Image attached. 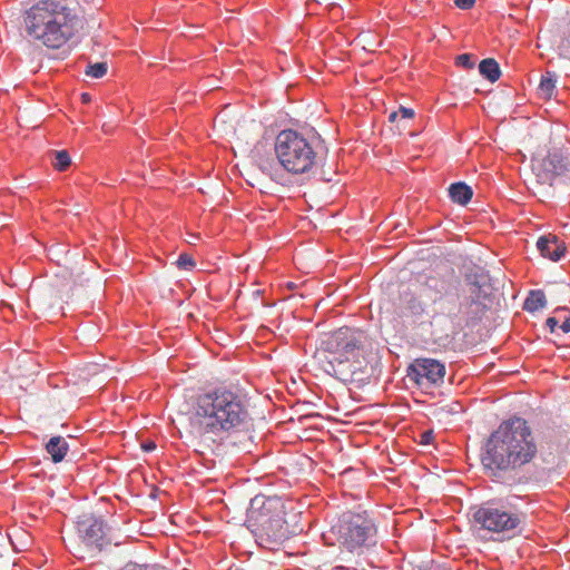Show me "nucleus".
<instances>
[{
    "mask_svg": "<svg viewBox=\"0 0 570 570\" xmlns=\"http://www.w3.org/2000/svg\"><path fill=\"white\" fill-rule=\"evenodd\" d=\"M538 454L539 444L528 421L512 416L488 436L481 451V463L490 476L502 479L521 472Z\"/></svg>",
    "mask_w": 570,
    "mask_h": 570,
    "instance_id": "obj_1",
    "label": "nucleus"
},
{
    "mask_svg": "<svg viewBox=\"0 0 570 570\" xmlns=\"http://www.w3.org/2000/svg\"><path fill=\"white\" fill-rule=\"evenodd\" d=\"M191 420L202 435L229 438L245 431L249 424L247 399L233 387L207 390L195 397Z\"/></svg>",
    "mask_w": 570,
    "mask_h": 570,
    "instance_id": "obj_2",
    "label": "nucleus"
},
{
    "mask_svg": "<svg viewBox=\"0 0 570 570\" xmlns=\"http://www.w3.org/2000/svg\"><path fill=\"white\" fill-rule=\"evenodd\" d=\"M78 18L61 0H43L33 4L24 16L27 35L49 49H60L76 33Z\"/></svg>",
    "mask_w": 570,
    "mask_h": 570,
    "instance_id": "obj_3",
    "label": "nucleus"
},
{
    "mask_svg": "<svg viewBox=\"0 0 570 570\" xmlns=\"http://www.w3.org/2000/svg\"><path fill=\"white\" fill-rule=\"evenodd\" d=\"M323 345V351L317 352L316 357L325 373L344 382L358 379L365 364L360 334L343 327L324 341Z\"/></svg>",
    "mask_w": 570,
    "mask_h": 570,
    "instance_id": "obj_4",
    "label": "nucleus"
},
{
    "mask_svg": "<svg viewBox=\"0 0 570 570\" xmlns=\"http://www.w3.org/2000/svg\"><path fill=\"white\" fill-rule=\"evenodd\" d=\"M275 156L281 167L292 175H309L323 161L324 141L320 134L282 130L275 139Z\"/></svg>",
    "mask_w": 570,
    "mask_h": 570,
    "instance_id": "obj_5",
    "label": "nucleus"
},
{
    "mask_svg": "<svg viewBox=\"0 0 570 570\" xmlns=\"http://www.w3.org/2000/svg\"><path fill=\"white\" fill-rule=\"evenodd\" d=\"M285 514L279 497L258 494L250 500L246 523L261 547L274 550L288 539Z\"/></svg>",
    "mask_w": 570,
    "mask_h": 570,
    "instance_id": "obj_6",
    "label": "nucleus"
},
{
    "mask_svg": "<svg viewBox=\"0 0 570 570\" xmlns=\"http://www.w3.org/2000/svg\"><path fill=\"white\" fill-rule=\"evenodd\" d=\"M342 553L365 557L376 551L380 542L375 519L366 511L345 512L332 527Z\"/></svg>",
    "mask_w": 570,
    "mask_h": 570,
    "instance_id": "obj_7",
    "label": "nucleus"
},
{
    "mask_svg": "<svg viewBox=\"0 0 570 570\" xmlns=\"http://www.w3.org/2000/svg\"><path fill=\"white\" fill-rule=\"evenodd\" d=\"M517 497L490 500L474 508L473 521L491 534L513 538L521 534L527 523V513L517 504Z\"/></svg>",
    "mask_w": 570,
    "mask_h": 570,
    "instance_id": "obj_8",
    "label": "nucleus"
},
{
    "mask_svg": "<svg viewBox=\"0 0 570 570\" xmlns=\"http://www.w3.org/2000/svg\"><path fill=\"white\" fill-rule=\"evenodd\" d=\"M407 377L421 389L440 386L445 376V365L434 358H415L406 370Z\"/></svg>",
    "mask_w": 570,
    "mask_h": 570,
    "instance_id": "obj_9",
    "label": "nucleus"
},
{
    "mask_svg": "<svg viewBox=\"0 0 570 570\" xmlns=\"http://www.w3.org/2000/svg\"><path fill=\"white\" fill-rule=\"evenodd\" d=\"M78 532L82 541L90 547L101 548L105 538L104 521L92 515L78 521Z\"/></svg>",
    "mask_w": 570,
    "mask_h": 570,
    "instance_id": "obj_10",
    "label": "nucleus"
},
{
    "mask_svg": "<svg viewBox=\"0 0 570 570\" xmlns=\"http://www.w3.org/2000/svg\"><path fill=\"white\" fill-rule=\"evenodd\" d=\"M537 247L542 256L553 262L560 261L567 250L564 243L559 240L557 236L540 237L537 242Z\"/></svg>",
    "mask_w": 570,
    "mask_h": 570,
    "instance_id": "obj_11",
    "label": "nucleus"
},
{
    "mask_svg": "<svg viewBox=\"0 0 570 570\" xmlns=\"http://www.w3.org/2000/svg\"><path fill=\"white\" fill-rule=\"evenodd\" d=\"M489 281V274L484 268L475 266L469 271L466 274V282L471 286V292L475 297L472 299L473 303H475V299H479L482 295H487Z\"/></svg>",
    "mask_w": 570,
    "mask_h": 570,
    "instance_id": "obj_12",
    "label": "nucleus"
},
{
    "mask_svg": "<svg viewBox=\"0 0 570 570\" xmlns=\"http://www.w3.org/2000/svg\"><path fill=\"white\" fill-rule=\"evenodd\" d=\"M46 451L48 454H50V458L53 463L61 462L67 453L69 452V443L63 436L56 435L49 439V441L46 443Z\"/></svg>",
    "mask_w": 570,
    "mask_h": 570,
    "instance_id": "obj_13",
    "label": "nucleus"
},
{
    "mask_svg": "<svg viewBox=\"0 0 570 570\" xmlns=\"http://www.w3.org/2000/svg\"><path fill=\"white\" fill-rule=\"evenodd\" d=\"M449 196L453 203L466 205L471 200L473 191L465 183L459 181L450 185Z\"/></svg>",
    "mask_w": 570,
    "mask_h": 570,
    "instance_id": "obj_14",
    "label": "nucleus"
},
{
    "mask_svg": "<svg viewBox=\"0 0 570 570\" xmlns=\"http://www.w3.org/2000/svg\"><path fill=\"white\" fill-rule=\"evenodd\" d=\"M479 71L490 82H495L501 76L500 66L493 58L483 59L479 63Z\"/></svg>",
    "mask_w": 570,
    "mask_h": 570,
    "instance_id": "obj_15",
    "label": "nucleus"
},
{
    "mask_svg": "<svg viewBox=\"0 0 570 570\" xmlns=\"http://www.w3.org/2000/svg\"><path fill=\"white\" fill-rule=\"evenodd\" d=\"M546 295L542 291H531L524 301L523 308L528 312H537L546 306Z\"/></svg>",
    "mask_w": 570,
    "mask_h": 570,
    "instance_id": "obj_16",
    "label": "nucleus"
},
{
    "mask_svg": "<svg viewBox=\"0 0 570 570\" xmlns=\"http://www.w3.org/2000/svg\"><path fill=\"white\" fill-rule=\"evenodd\" d=\"M107 63L106 62H96L87 66L85 73L88 77L99 79L102 78L107 73Z\"/></svg>",
    "mask_w": 570,
    "mask_h": 570,
    "instance_id": "obj_17",
    "label": "nucleus"
},
{
    "mask_svg": "<svg viewBox=\"0 0 570 570\" xmlns=\"http://www.w3.org/2000/svg\"><path fill=\"white\" fill-rule=\"evenodd\" d=\"M71 164V158L67 150H59L55 153L53 167L60 171L66 170Z\"/></svg>",
    "mask_w": 570,
    "mask_h": 570,
    "instance_id": "obj_18",
    "label": "nucleus"
},
{
    "mask_svg": "<svg viewBox=\"0 0 570 570\" xmlns=\"http://www.w3.org/2000/svg\"><path fill=\"white\" fill-rule=\"evenodd\" d=\"M556 80L550 72H547L544 76L541 77L539 88L540 90L550 96L552 94V90L554 89Z\"/></svg>",
    "mask_w": 570,
    "mask_h": 570,
    "instance_id": "obj_19",
    "label": "nucleus"
},
{
    "mask_svg": "<svg viewBox=\"0 0 570 570\" xmlns=\"http://www.w3.org/2000/svg\"><path fill=\"white\" fill-rule=\"evenodd\" d=\"M177 266L180 269L189 271L195 267V261L188 254H180L177 259Z\"/></svg>",
    "mask_w": 570,
    "mask_h": 570,
    "instance_id": "obj_20",
    "label": "nucleus"
},
{
    "mask_svg": "<svg viewBox=\"0 0 570 570\" xmlns=\"http://www.w3.org/2000/svg\"><path fill=\"white\" fill-rule=\"evenodd\" d=\"M456 65L465 69H472L475 65V61L471 53H462L456 57Z\"/></svg>",
    "mask_w": 570,
    "mask_h": 570,
    "instance_id": "obj_21",
    "label": "nucleus"
},
{
    "mask_svg": "<svg viewBox=\"0 0 570 570\" xmlns=\"http://www.w3.org/2000/svg\"><path fill=\"white\" fill-rule=\"evenodd\" d=\"M407 307L411 309L413 314H421L423 312L422 303L413 295H410V298L407 301Z\"/></svg>",
    "mask_w": 570,
    "mask_h": 570,
    "instance_id": "obj_22",
    "label": "nucleus"
},
{
    "mask_svg": "<svg viewBox=\"0 0 570 570\" xmlns=\"http://www.w3.org/2000/svg\"><path fill=\"white\" fill-rule=\"evenodd\" d=\"M426 285L430 288H433L439 294H442L443 292H445L444 283L439 284V282L434 277H429L426 281Z\"/></svg>",
    "mask_w": 570,
    "mask_h": 570,
    "instance_id": "obj_23",
    "label": "nucleus"
},
{
    "mask_svg": "<svg viewBox=\"0 0 570 570\" xmlns=\"http://www.w3.org/2000/svg\"><path fill=\"white\" fill-rule=\"evenodd\" d=\"M454 3L461 10H469L474 6L475 0H454Z\"/></svg>",
    "mask_w": 570,
    "mask_h": 570,
    "instance_id": "obj_24",
    "label": "nucleus"
},
{
    "mask_svg": "<svg viewBox=\"0 0 570 570\" xmlns=\"http://www.w3.org/2000/svg\"><path fill=\"white\" fill-rule=\"evenodd\" d=\"M399 116H401L404 119H410L414 116V110L411 108H406V107H400Z\"/></svg>",
    "mask_w": 570,
    "mask_h": 570,
    "instance_id": "obj_25",
    "label": "nucleus"
},
{
    "mask_svg": "<svg viewBox=\"0 0 570 570\" xmlns=\"http://www.w3.org/2000/svg\"><path fill=\"white\" fill-rule=\"evenodd\" d=\"M547 326L551 332L556 331V327L558 326V321L556 317H549L546 322Z\"/></svg>",
    "mask_w": 570,
    "mask_h": 570,
    "instance_id": "obj_26",
    "label": "nucleus"
},
{
    "mask_svg": "<svg viewBox=\"0 0 570 570\" xmlns=\"http://www.w3.org/2000/svg\"><path fill=\"white\" fill-rule=\"evenodd\" d=\"M560 328L562 330L563 333H569L570 332V316L567 317L562 324L560 325Z\"/></svg>",
    "mask_w": 570,
    "mask_h": 570,
    "instance_id": "obj_27",
    "label": "nucleus"
},
{
    "mask_svg": "<svg viewBox=\"0 0 570 570\" xmlns=\"http://www.w3.org/2000/svg\"><path fill=\"white\" fill-rule=\"evenodd\" d=\"M141 446L146 452H150L156 449V444L154 442H146Z\"/></svg>",
    "mask_w": 570,
    "mask_h": 570,
    "instance_id": "obj_28",
    "label": "nucleus"
},
{
    "mask_svg": "<svg viewBox=\"0 0 570 570\" xmlns=\"http://www.w3.org/2000/svg\"><path fill=\"white\" fill-rule=\"evenodd\" d=\"M397 117H399V110H397V111H393V112H391V114H390V116H389V120H390L391 122H393V121H395V120H396V118H397Z\"/></svg>",
    "mask_w": 570,
    "mask_h": 570,
    "instance_id": "obj_29",
    "label": "nucleus"
},
{
    "mask_svg": "<svg viewBox=\"0 0 570 570\" xmlns=\"http://www.w3.org/2000/svg\"><path fill=\"white\" fill-rule=\"evenodd\" d=\"M430 438H431V433H424L422 435V439H423L422 442L425 443V444L429 443Z\"/></svg>",
    "mask_w": 570,
    "mask_h": 570,
    "instance_id": "obj_30",
    "label": "nucleus"
},
{
    "mask_svg": "<svg viewBox=\"0 0 570 570\" xmlns=\"http://www.w3.org/2000/svg\"><path fill=\"white\" fill-rule=\"evenodd\" d=\"M82 97H83V100H88L89 99L87 94H85Z\"/></svg>",
    "mask_w": 570,
    "mask_h": 570,
    "instance_id": "obj_31",
    "label": "nucleus"
}]
</instances>
